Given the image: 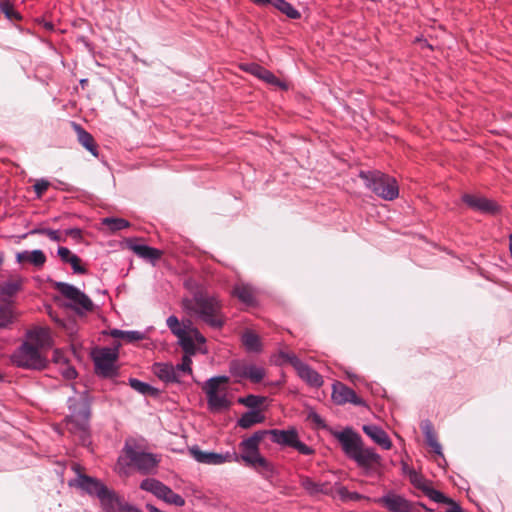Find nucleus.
I'll return each mask as SVG.
<instances>
[{
    "mask_svg": "<svg viewBox=\"0 0 512 512\" xmlns=\"http://www.w3.org/2000/svg\"><path fill=\"white\" fill-rule=\"evenodd\" d=\"M346 456L353 460L367 476L380 475L383 467L382 457L370 447H366L361 437L351 428L335 434Z\"/></svg>",
    "mask_w": 512,
    "mask_h": 512,
    "instance_id": "nucleus-1",
    "label": "nucleus"
},
{
    "mask_svg": "<svg viewBox=\"0 0 512 512\" xmlns=\"http://www.w3.org/2000/svg\"><path fill=\"white\" fill-rule=\"evenodd\" d=\"M182 306L186 312L197 316L210 327L221 328L224 325L222 304L217 297L196 294L193 298L184 299Z\"/></svg>",
    "mask_w": 512,
    "mask_h": 512,
    "instance_id": "nucleus-2",
    "label": "nucleus"
},
{
    "mask_svg": "<svg viewBox=\"0 0 512 512\" xmlns=\"http://www.w3.org/2000/svg\"><path fill=\"white\" fill-rule=\"evenodd\" d=\"M266 434V430H260L242 440L239 444L241 453L238 454L239 461L263 475L273 473L272 464L261 455L259 450L260 443Z\"/></svg>",
    "mask_w": 512,
    "mask_h": 512,
    "instance_id": "nucleus-3",
    "label": "nucleus"
},
{
    "mask_svg": "<svg viewBox=\"0 0 512 512\" xmlns=\"http://www.w3.org/2000/svg\"><path fill=\"white\" fill-rule=\"evenodd\" d=\"M228 382L229 377L223 375L209 378L204 383L202 389L206 395L210 411L219 412L227 410L231 406V401L228 397Z\"/></svg>",
    "mask_w": 512,
    "mask_h": 512,
    "instance_id": "nucleus-4",
    "label": "nucleus"
},
{
    "mask_svg": "<svg viewBox=\"0 0 512 512\" xmlns=\"http://www.w3.org/2000/svg\"><path fill=\"white\" fill-rule=\"evenodd\" d=\"M359 176L365 181L367 188L382 199L392 201L398 197L399 187L395 178L379 171H361Z\"/></svg>",
    "mask_w": 512,
    "mask_h": 512,
    "instance_id": "nucleus-5",
    "label": "nucleus"
},
{
    "mask_svg": "<svg viewBox=\"0 0 512 512\" xmlns=\"http://www.w3.org/2000/svg\"><path fill=\"white\" fill-rule=\"evenodd\" d=\"M13 365L31 370H43L47 367L48 360L42 351L30 345V342L23 341L10 356Z\"/></svg>",
    "mask_w": 512,
    "mask_h": 512,
    "instance_id": "nucleus-6",
    "label": "nucleus"
},
{
    "mask_svg": "<svg viewBox=\"0 0 512 512\" xmlns=\"http://www.w3.org/2000/svg\"><path fill=\"white\" fill-rule=\"evenodd\" d=\"M70 415L66 418L68 429L72 433H79L84 439L88 433L90 407L85 397L79 399L70 398L69 401Z\"/></svg>",
    "mask_w": 512,
    "mask_h": 512,
    "instance_id": "nucleus-7",
    "label": "nucleus"
},
{
    "mask_svg": "<svg viewBox=\"0 0 512 512\" xmlns=\"http://www.w3.org/2000/svg\"><path fill=\"white\" fill-rule=\"evenodd\" d=\"M120 343H116L114 347L98 348L92 352L93 361L95 364L96 372L104 377H111L116 375L117 368L115 363L119 355Z\"/></svg>",
    "mask_w": 512,
    "mask_h": 512,
    "instance_id": "nucleus-8",
    "label": "nucleus"
},
{
    "mask_svg": "<svg viewBox=\"0 0 512 512\" xmlns=\"http://www.w3.org/2000/svg\"><path fill=\"white\" fill-rule=\"evenodd\" d=\"M229 371L235 378V382L238 383L244 379L252 383H260L266 376L264 367L240 360L232 361L229 365Z\"/></svg>",
    "mask_w": 512,
    "mask_h": 512,
    "instance_id": "nucleus-9",
    "label": "nucleus"
},
{
    "mask_svg": "<svg viewBox=\"0 0 512 512\" xmlns=\"http://www.w3.org/2000/svg\"><path fill=\"white\" fill-rule=\"evenodd\" d=\"M140 488L144 491L152 493L158 499H161L167 504L179 507L185 505V499L181 495L173 492L170 487L163 484L159 480L153 478L144 479L140 484Z\"/></svg>",
    "mask_w": 512,
    "mask_h": 512,
    "instance_id": "nucleus-10",
    "label": "nucleus"
},
{
    "mask_svg": "<svg viewBox=\"0 0 512 512\" xmlns=\"http://www.w3.org/2000/svg\"><path fill=\"white\" fill-rule=\"evenodd\" d=\"M271 435L272 442L296 449L300 454L312 455L314 450L299 440L298 432L295 428L287 430L272 429L266 430Z\"/></svg>",
    "mask_w": 512,
    "mask_h": 512,
    "instance_id": "nucleus-11",
    "label": "nucleus"
},
{
    "mask_svg": "<svg viewBox=\"0 0 512 512\" xmlns=\"http://www.w3.org/2000/svg\"><path fill=\"white\" fill-rule=\"evenodd\" d=\"M58 292L70 301V306L77 310L90 311L93 308V303L90 298L80 291L77 287L68 283L59 282L56 284Z\"/></svg>",
    "mask_w": 512,
    "mask_h": 512,
    "instance_id": "nucleus-12",
    "label": "nucleus"
},
{
    "mask_svg": "<svg viewBox=\"0 0 512 512\" xmlns=\"http://www.w3.org/2000/svg\"><path fill=\"white\" fill-rule=\"evenodd\" d=\"M166 324L171 332L178 338L179 345L184 352L196 353L193 338L188 331L191 325L190 321H188L187 324H181L176 316L171 315L167 318Z\"/></svg>",
    "mask_w": 512,
    "mask_h": 512,
    "instance_id": "nucleus-13",
    "label": "nucleus"
},
{
    "mask_svg": "<svg viewBox=\"0 0 512 512\" xmlns=\"http://www.w3.org/2000/svg\"><path fill=\"white\" fill-rule=\"evenodd\" d=\"M190 455L199 463L208 465H221L227 462H239L238 454L235 452L215 453L201 450L198 446L189 448Z\"/></svg>",
    "mask_w": 512,
    "mask_h": 512,
    "instance_id": "nucleus-14",
    "label": "nucleus"
},
{
    "mask_svg": "<svg viewBox=\"0 0 512 512\" xmlns=\"http://www.w3.org/2000/svg\"><path fill=\"white\" fill-rule=\"evenodd\" d=\"M373 502L384 507L388 512H412L414 503L401 494L389 491Z\"/></svg>",
    "mask_w": 512,
    "mask_h": 512,
    "instance_id": "nucleus-15",
    "label": "nucleus"
},
{
    "mask_svg": "<svg viewBox=\"0 0 512 512\" xmlns=\"http://www.w3.org/2000/svg\"><path fill=\"white\" fill-rule=\"evenodd\" d=\"M99 501L105 512H140L139 509L125 502L115 491L107 487L99 497Z\"/></svg>",
    "mask_w": 512,
    "mask_h": 512,
    "instance_id": "nucleus-16",
    "label": "nucleus"
},
{
    "mask_svg": "<svg viewBox=\"0 0 512 512\" xmlns=\"http://www.w3.org/2000/svg\"><path fill=\"white\" fill-rule=\"evenodd\" d=\"M127 456L131 463L143 474L151 473L159 464L160 457L153 453L127 449Z\"/></svg>",
    "mask_w": 512,
    "mask_h": 512,
    "instance_id": "nucleus-17",
    "label": "nucleus"
},
{
    "mask_svg": "<svg viewBox=\"0 0 512 512\" xmlns=\"http://www.w3.org/2000/svg\"><path fill=\"white\" fill-rule=\"evenodd\" d=\"M410 483L417 489L421 490L430 500L436 503L447 501L448 497L441 491L432 487L431 482L428 481L423 475L412 470L408 474Z\"/></svg>",
    "mask_w": 512,
    "mask_h": 512,
    "instance_id": "nucleus-18",
    "label": "nucleus"
},
{
    "mask_svg": "<svg viewBox=\"0 0 512 512\" xmlns=\"http://www.w3.org/2000/svg\"><path fill=\"white\" fill-rule=\"evenodd\" d=\"M24 341L30 342V345L43 352L52 346L50 329L46 326H34L26 331Z\"/></svg>",
    "mask_w": 512,
    "mask_h": 512,
    "instance_id": "nucleus-19",
    "label": "nucleus"
},
{
    "mask_svg": "<svg viewBox=\"0 0 512 512\" xmlns=\"http://www.w3.org/2000/svg\"><path fill=\"white\" fill-rule=\"evenodd\" d=\"M332 399L338 405L352 403L357 406L365 405L362 398L358 397L355 391L341 382L333 384Z\"/></svg>",
    "mask_w": 512,
    "mask_h": 512,
    "instance_id": "nucleus-20",
    "label": "nucleus"
},
{
    "mask_svg": "<svg viewBox=\"0 0 512 512\" xmlns=\"http://www.w3.org/2000/svg\"><path fill=\"white\" fill-rule=\"evenodd\" d=\"M241 67L244 71L258 77L259 79H262L263 81H265L268 84L278 86L284 90L287 89V84H285L284 82L279 80L272 72H270L269 70H267L266 68H264L258 64H255V63L244 64Z\"/></svg>",
    "mask_w": 512,
    "mask_h": 512,
    "instance_id": "nucleus-21",
    "label": "nucleus"
},
{
    "mask_svg": "<svg viewBox=\"0 0 512 512\" xmlns=\"http://www.w3.org/2000/svg\"><path fill=\"white\" fill-rule=\"evenodd\" d=\"M76 484L81 490L85 491L91 496H96L98 499L101 494L105 492V488L107 487L100 480L85 474H81L79 472L76 479Z\"/></svg>",
    "mask_w": 512,
    "mask_h": 512,
    "instance_id": "nucleus-22",
    "label": "nucleus"
},
{
    "mask_svg": "<svg viewBox=\"0 0 512 512\" xmlns=\"http://www.w3.org/2000/svg\"><path fill=\"white\" fill-rule=\"evenodd\" d=\"M462 200L465 204H467L470 208L480 211L483 213H491L494 214L498 211L497 204L485 197L471 195V194H464L462 196Z\"/></svg>",
    "mask_w": 512,
    "mask_h": 512,
    "instance_id": "nucleus-23",
    "label": "nucleus"
},
{
    "mask_svg": "<svg viewBox=\"0 0 512 512\" xmlns=\"http://www.w3.org/2000/svg\"><path fill=\"white\" fill-rule=\"evenodd\" d=\"M299 483L306 493L312 497L332 493V488L328 482H316L312 478L302 475L299 477Z\"/></svg>",
    "mask_w": 512,
    "mask_h": 512,
    "instance_id": "nucleus-24",
    "label": "nucleus"
},
{
    "mask_svg": "<svg viewBox=\"0 0 512 512\" xmlns=\"http://www.w3.org/2000/svg\"><path fill=\"white\" fill-rule=\"evenodd\" d=\"M362 429L363 432L382 449L390 450L392 448L391 439L381 427L377 425H364Z\"/></svg>",
    "mask_w": 512,
    "mask_h": 512,
    "instance_id": "nucleus-25",
    "label": "nucleus"
},
{
    "mask_svg": "<svg viewBox=\"0 0 512 512\" xmlns=\"http://www.w3.org/2000/svg\"><path fill=\"white\" fill-rule=\"evenodd\" d=\"M258 6L272 5L290 19H299L300 12L285 0H251Z\"/></svg>",
    "mask_w": 512,
    "mask_h": 512,
    "instance_id": "nucleus-26",
    "label": "nucleus"
},
{
    "mask_svg": "<svg viewBox=\"0 0 512 512\" xmlns=\"http://www.w3.org/2000/svg\"><path fill=\"white\" fill-rule=\"evenodd\" d=\"M57 254L62 262L71 265L73 272L77 274H86V268L81 264V259L73 254L67 247H59Z\"/></svg>",
    "mask_w": 512,
    "mask_h": 512,
    "instance_id": "nucleus-27",
    "label": "nucleus"
},
{
    "mask_svg": "<svg viewBox=\"0 0 512 512\" xmlns=\"http://www.w3.org/2000/svg\"><path fill=\"white\" fill-rule=\"evenodd\" d=\"M298 376L312 387L319 388L323 385L322 376L304 362L296 370Z\"/></svg>",
    "mask_w": 512,
    "mask_h": 512,
    "instance_id": "nucleus-28",
    "label": "nucleus"
},
{
    "mask_svg": "<svg viewBox=\"0 0 512 512\" xmlns=\"http://www.w3.org/2000/svg\"><path fill=\"white\" fill-rule=\"evenodd\" d=\"M152 372L165 383H177V377L173 364L168 362H157L152 366Z\"/></svg>",
    "mask_w": 512,
    "mask_h": 512,
    "instance_id": "nucleus-29",
    "label": "nucleus"
},
{
    "mask_svg": "<svg viewBox=\"0 0 512 512\" xmlns=\"http://www.w3.org/2000/svg\"><path fill=\"white\" fill-rule=\"evenodd\" d=\"M77 133L79 143L86 148L93 156H98V146L93 136L77 123H72Z\"/></svg>",
    "mask_w": 512,
    "mask_h": 512,
    "instance_id": "nucleus-30",
    "label": "nucleus"
},
{
    "mask_svg": "<svg viewBox=\"0 0 512 512\" xmlns=\"http://www.w3.org/2000/svg\"><path fill=\"white\" fill-rule=\"evenodd\" d=\"M18 263L29 262L37 268H42L46 262V255L42 250L23 251L16 255Z\"/></svg>",
    "mask_w": 512,
    "mask_h": 512,
    "instance_id": "nucleus-31",
    "label": "nucleus"
},
{
    "mask_svg": "<svg viewBox=\"0 0 512 512\" xmlns=\"http://www.w3.org/2000/svg\"><path fill=\"white\" fill-rule=\"evenodd\" d=\"M130 249L139 257L155 262L162 256V251L144 244H131Z\"/></svg>",
    "mask_w": 512,
    "mask_h": 512,
    "instance_id": "nucleus-32",
    "label": "nucleus"
},
{
    "mask_svg": "<svg viewBox=\"0 0 512 512\" xmlns=\"http://www.w3.org/2000/svg\"><path fill=\"white\" fill-rule=\"evenodd\" d=\"M233 295L247 306H253L256 303L255 291L248 284H238L233 289Z\"/></svg>",
    "mask_w": 512,
    "mask_h": 512,
    "instance_id": "nucleus-33",
    "label": "nucleus"
},
{
    "mask_svg": "<svg viewBox=\"0 0 512 512\" xmlns=\"http://www.w3.org/2000/svg\"><path fill=\"white\" fill-rule=\"evenodd\" d=\"M195 353H189L185 352L184 356L182 357V361L180 364H177L176 366L173 365V369L175 371L176 377H177V383L181 381V377L185 374H192V359L191 356H193Z\"/></svg>",
    "mask_w": 512,
    "mask_h": 512,
    "instance_id": "nucleus-34",
    "label": "nucleus"
},
{
    "mask_svg": "<svg viewBox=\"0 0 512 512\" xmlns=\"http://www.w3.org/2000/svg\"><path fill=\"white\" fill-rule=\"evenodd\" d=\"M264 421V416L259 410H252L244 413L238 420V425L244 429L250 428L251 426L261 423Z\"/></svg>",
    "mask_w": 512,
    "mask_h": 512,
    "instance_id": "nucleus-35",
    "label": "nucleus"
},
{
    "mask_svg": "<svg viewBox=\"0 0 512 512\" xmlns=\"http://www.w3.org/2000/svg\"><path fill=\"white\" fill-rule=\"evenodd\" d=\"M242 343L249 352H259L261 350L260 338L252 331H246L243 333Z\"/></svg>",
    "mask_w": 512,
    "mask_h": 512,
    "instance_id": "nucleus-36",
    "label": "nucleus"
},
{
    "mask_svg": "<svg viewBox=\"0 0 512 512\" xmlns=\"http://www.w3.org/2000/svg\"><path fill=\"white\" fill-rule=\"evenodd\" d=\"M110 335L114 338H120L126 342L133 343L144 339V333L140 331H123L119 329H113L110 331Z\"/></svg>",
    "mask_w": 512,
    "mask_h": 512,
    "instance_id": "nucleus-37",
    "label": "nucleus"
},
{
    "mask_svg": "<svg viewBox=\"0 0 512 512\" xmlns=\"http://www.w3.org/2000/svg\"><path fill=\"white\" fill-rule=\"evenodd\" d=\"M424 435L427 444L432 448L433 452L436 453L437 455L442 456V447L437 440L435 432L430 426H427L424 429Z\"/></svg>",
    "mask_w": 512,
    "mask_h": 512,
    "instance_id": "nucleus-38",
    "label": "nucleus"
},
{
    "mask_svg": "<svg viewBox=\"0 0 512 512\" xmlns=\"http://www.w3.org/2000/svg\"><path fill=\"white\" fill-rule=\"evenodd\" d=\"M0 11L5 15V17L9 20H16L19 21L22 19V16L19 12H17L14 9L13 4L8 1L4 0L0 2Z\"/></svg>",
    "mask_w": 512,
    "mask_h": 512,
    "instance_id": "nucleus-39",
    "label": "nucleus"
},
{
    "mask_svg": "<svg viewBox=\"0 0 512 512\" xmlns=\"http://www.w3.org/2000/svg\"><path fill=\"white\" fill-rule=\"evenodd\" d=\"M103 224L107 226L111 231H119L130 227V223L123 218H104Z\"/></svg>",
    "mask_w": 512,
    "mask_h": 512,
    "instance_id": "nucleus-40",
    "label": "nucleus"
},
{
    "mask_svg": "<svg viewBox=\"0 0 512 512\" xmlns=\"http://www.w3.org/2000/svg\"><path fill=\"white\" fill-rule=\"evenodd\" d=\"M129 383L134 390L140 392L143 395H155L157 393V390L154 387L138 379L132 378L129 380Z\"/></svg>",
    "mask_w": 512,
    "mask_h": 512,
    "instance_id": "nucleus-41",
    "label": "nucleus"
},
{
    "mask_svg": "<svg viewBox=\"0 0 512 512\" xmlns=\"http://www.w3.org/2000/svg\"><path fill=\"white\" fill-rule=\"evenodd\" d=\"M279 359L280 364L288 363L290 364L295 370L299 368V366L303 363L294 353L292 352H286V351H280L279 352Z\"/></svg>",
    "mask_w": 512,
    "mask_h": 512,
    "instance_id": "nucleus-42",
    "label": "nucleus"
},
{
    "mask_svg": "<svg viewBox=\"0 0 512 512\" xmlns=\"http://www.w3.org/2000/svg\"><path fill=\"white\" fill-rule=\"evenodd\" d=\"M338 494L340 498L344 501L350 500V501H360L362 499H369L368 497L358 493V492H351L346 487H340L338 489Z\"/></svg>",
    "mask_w": 512,
    "mask_h": 512,
    "instance_id": "nucleus-43",
    "label": "nucleus"
},
{
    "mask_svg": "<svg viewBox=\"0 0 512 512\" xmlns=\"http://www.w3.org/2000/svg\"><path fill=\"white\" fill-rule=\"evenodd\" d=\"M13 321V311L9 306L0 307V329L7 327Z\"/></svg>",
    "mask_w": 512,
    "mask_h": 512,
    "instance_id": "nucleus-44",
    "label": "nucleus"
},
{
    "mask_svg": "<svg viewBox=\"0 0 512 512\" xmlns=\"http://www.w3.org/2000/svg\"><path fill=\"white\" fill-rule=\"evenodd\" d=\"M238 401H239V403H241L249 408H257L258 406H260L263 403L264 398L260 397V396H256V395H248L246 397L239 398Z\"/></svg>",
    "mask_w": 512,
    "mask_h": 512,
    "instance_id": "nucleus-45",
    "label": "nucleus"
},
{
    "mask_svg": "<svg viewBox=\"0 0 512 512\" xmlns=\"http://www.w3.org/2000/svg\"><path fill=\"white\" fill-rule=\"evenodd\" d=\"M20 286H21L20 280L9 281V282L4 283L1 286V292L5 295L12 296L20 289Z\"/></svg>",
    "mask_w": 512,
    "mask_h": 512,
    "instance_id": "nucleus-46",
    "label": "nucleus"
},
{
    "mask_svg": "<svg viewBox=\"0 0 512 512\" xmlns=\"http://www.w3.org/2000/svg\"><path fill=\"white\" fill-rule=\"evenodd\" d=\"M49 186H50V183L47 180L40 179V180H37L36 183L33 185V189H34L37 197L40 198L47 191Z\"/></svg>",
    "mask_w": 512,
    "mask_h": 512,
    "instance_id": "nucleus-47",
    "label": "nucleus"
},
{
    "mask_svg": "<svg viewBox=\"0 0 512 512\" xmlns=\"http://www.w3.org/2000/svg\"><path fill=\"white\" fill-rule=\"evenodd\" d=\"M188 331L190 332V335L193 338L194 344H195V341H197L198 343H201V344L206 342L205 337L199 332V330L197 328H194V327H192V325H190Z\"/></svg>",
    "mask_w": 512,
    "mask_h": 512,
    "instance_id": "nucleus-48",
    "label": "nucleus"
},
{
    "mask_svg": "<svg viewBox=\"0 0 512 512\" xmlns=\"http://www.w3.org/2000/svg\"><path fill=\"white\" fill-rule=\"evenodd\" d=\"M188 331L190 332V335L193 338L194 344H195V341H197L198 343H201V344L206 342L205 337L199 332V330L197 328H194V327H192V325H190Z\"/></svg>",
    "mask_w": 512,
    "mask_h": 512,
    "instance_id": "nucleus-49",
    "label": "nucleus"
},
{
    "mask_svg": "<svg viewBox=\"0 0 512 512\" xmlns=\"http://www.w3.org/2000/svg\"><path fill=\"white\" fill-rule=\"evenodd\" d=\"M64 234L66 236H70L72 237L74 240H76L77 242H80L82 240V231L81 229L79 228H70V229H66L64 231Z\"/></svg>",
    "mask_w": 512,
    "mask_h": 512,
    "instance_id": "nucleus-50",
    "label": "nucleus"
},
{
    "mask_svg": "<svg viewBox=\"0 0 512 512\" xmlns=\"http://www.w3.org/2000/svg\"><path fill=\"white\" fill-rule=\"evenodd\" d=\"M46 236L55 242H64L66 240L58 230L48 229Z\"/></svg>",
    "mask_w": 512,
    "mask_h": 512,
    "instance_id": "nucleus-51",
    "label": "nucleus"
},
{
    "mask_svg": "<svg viewBox=\"0 0 512 512\" xmlns=\"http://www.w3.org/2000/svg\"><path fill=\"white\" fill-rule=\"evenodd\" d=\"M48 229L49 228L38 227V228L32 229L29 233L32 235H45L46 236Z\"/></svg>",
    "mask_w": 512,
    "mask_h": 512,
    "instance_id": "nucleus-52",
    "label": "nucleus"
},
{
    "mask_svg": "<svg viewBox=\"0 0 512 512\" xmlns=\"http://www.w3.org/2000/svg\"><path fill=\"white\" fill-rule=\"evenodd\" d=\"M41 23L43 24V27L46 29V30H53L54 28V25L51 23V22H48V21H45V20H42Z\"/></svg>",
    "mask_w": 512,
    "mask_h": 512,
    "instance_id": "nucleus-53",
    "label": "nucleus"
},
{
    "mask_svg": "<svg viewBox=\"0 0 512 512\" xmlns=\"http://www.w3.org/2000/svg\"><path fill=\"white\" fill-rule=\"evenodd\" d=\"M76 376V370L73 368H69L66 372L67 378H74Z\"/></svg>",
    "mask_w": 512,
    "mask_h": 512,
    "instance_id": "nucleus-54",
    "label": "nucleus"
},
{
    "mask_svg": "<svg viewBox=\"0 0 512 512\" xmlns=\"http://www.w3.org/2000/svg\"><path fill=\"white\" fill-rule=\"evenodd\" d=\"M2 262H3V256L0 254V266L2 265Z\"/></svg>",
    "mask_w": 512,
    "mask_h": 512,
    "instance_id": "nucleus-55",
    "label": "nucleus"
},
{
    "mask_svg": "<svg viewBox=\"0 0 512 512\" xmlns=\"http://www.w3.org/2000/svg\"><path fill=\"white\" fill-rule=\"evenodd\" d=\"M79 468H80V467H79L78 465H77V466H75V471H76V472H78Z\"/></svg>",
    "mask_w": 512,
    "mask_h": 512,
    "instance_id": "nucleus-56",
    "label": "nucleus"
},
{
    "mask_svg": "<svg viewBox=\"0 0 512 512\" xmlns=\"http://www.w3.org/2000/svg\"><path fill=\"white\" fill-rule=\"evenodd\" d=\"M81 84H86V80H81Z\"/></svg>",
    "mask_w": 512,
    "mask_h": 512,
    "instance_id": "nucleus-57",
    "label": "nucleus"
}]
</instances>
